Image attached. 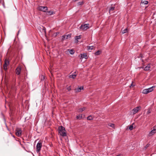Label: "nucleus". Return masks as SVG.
<instances>
[{
	"instance_id": "nucleus-2",
	"label": "nucleus",
	"mask_w": 156,
	"mask_h": 156,
	"mask_svg": "<svg viewBox=\"0 0 156 156\" xmlns=\"http://www.w3.org/2000/svg\"><path fill=\"white\" fill-rule=\"evenodd\" d=\"M155 87V86H153L149 88L145 89L143 90L142 93L144 94H147L152 91L153 90V88Z\"/></svg>"
},
{
	"instance_id": "nucleus-14",
	"label": "nucleus",
	"mask_w": 156,
	"mask_h": 156,
	"mask_svg": "<svg viewBox=\"0 0 156 156\" xmlns=\"http://www.w3.org/2000/svg\"><path fill=\"white\" fill-rule=\"evenodd\" d=\"M150 68V64H148V65L146 66L144 69V70L147 71L149 70V69Z\"/></svg>"
},
{
	"instance_id": "nucleus-25",
	"label": "nucleus",
	"mask_w": 156,
	"mask_h": 156,
	"mask_svg": "<svg viewBox=\"0 0 156 156\" xmlns=\"http://www.w3.org/2000/svg\"><path fill=\"white\" fill-rule=\"evenodd\" d=\"M82 115H77L76 116V119H81L82 118Z\"/></svg>"
},
{
	"instance_id": "nucleus-7",
	"label": "nucleus",
	"mask_w": 156,
	"mask_h": 156,
	"mask_svg": "<svg viewBox=\"0 0 156 156\" xmlns=\"http://www.w3.org/2000/svg\"><path fill=\"white\" fill-rule=\"evenodd\" d=\"M156 127L154 126L153 127V129L150 131L148 135V136L150 137L154 135L156 133Z\"/></svg>"
},
{
	"instance_id": "nucleus-21",
	"label": "nucleus",
	"mask_w": 156,
	"mask_h": 156,
	"mask_svg": "<svg viewBox=\"0 0 156 156\" xmlns=\"http://www.w3.org/2000/svg\"><path fill=\"white\" fill-rule=\"evenodd\" d=\"M86 108L83 107L82 108H81L79 109L78 111L79 112H82Z\"/></svg>"
},
{
	"instance_id": "nucleus-1",
	"label": "nucleus",
	"mask_w": 156,
	"mask_h": 156,
	"mask_svg": "<svg viewBox=\"0 0 156 156\" xmlns=\"http://www.w3.org/2000/svg\"><path fill=\"white\" fill-rule=\"evenodd\" d=\"M58 131L60 134L62 136H66V133L64 127L62 126L58 127Z\"/></svg>"
},
{
	"instance_id": "nucleus-6",
	"label": "nucleus",
	"mask_w": 156,
	"mask_h": 156,
	"mask_svg": "<svg viewBox=\"0 0 156 156\" xmlns=\"http://www.w3.org/2000/svg\"><path fill=\"white\" fill-rule=\"evenodd\" d=\"M42 143L40 142H38L36 145V151L37 153L40 151Z\"/></svg>"
},
{
	"instance_id": "nucleus-26",
	"label": "nucleus",
	"mask_w": 156,
	"mask_h": 156,
	"mask_svg": "<svg viewBox=\"0 0 156 156\" xmlns=\"http://www.w3.org/2000/svg\"><path fill=\"white\" fill-rule=\"evenodd\" d=\"M127 28H126L124 30H123L122 31V34H124L125 33H126L127 32Z\"/></svg>"
},
{
	"instance_id": "nucleus-3",
	"label": "nucleus",
	"mask_w": 156,
	"mask_h": 156,
	"mask_svg": "<svg viewBox=\"0 0 156 156\" xmlns=\"http://www.w3.org/2000/svg\"><path fill=\"white\" fill-rule=\"evenodd\" d=\"M79 28L80 29L84 31L86 30L89 28V24H86L82 25Z\"/></svg>"
},
{
	"instance_id": "nucleus-8",
	"label": "nucleus",
	"mask_w": 156,
	"mask_h": 156,
	"mask_svg": "<svg viewBox=\"0 0 156 156\" xmlns=\"http://www.w3.org/2000/svg\"><path fill=\"white\" fill-rule=\"evenodd\" d=\"M141 108V107L140 106H138L133 108L132 110L133 114H135Z\"/></svg>"
},
{
	"instance_id": "nucleus-10",
	"label": "nucleus",
	"mask_w": 156,
	"mask_h": 156,
	"mask_svg": "<svg viewBox=\"0 0 156 156\" xmlns=\"http://www.w3.org/2000/svg\"><path fill=\"white\" fill-rule=\"evenodd\" d=\"M38 9L40 11H41L44 12H46L48 10V8L46 6H40L39 7Z\"/></svg>"
},
{
	"instance_id": "nucleus-34",
	"label": "nucleus",
	"mask_w": 156,
	"mask_h": 156,
	"mask_svg": "<svg viewBox=\"0 0 156 156\" xmlns=\"http://www.w3.org/2000/svg\"><path fill=\"white\" fill-rule=\"evenodd\" d=\"M19 32H20V30L18 31V33H19Z\"/></svg>"
},
{
	"instance_id": "nucleus-32",
	"label": "nucleus",
	"mask_w": 156,
	"mask_h": 156,
	"mask_svg": "<svg viewBox=\"0 0 156 156\" xmlns=\"http://www.w3.org/2000/svg\"><path fill=\"white\" fill-rule=\"evenodd\" d=\"M149 145L148 144H147L145 146V148H146L147 147L149 146Z\"/></svg>"
},
{
	"instance_id": "nucleus-28",
	"label": "nucleus",
	"mask_w": 156,
	"mask_h": 156,
	"mask_svg": "<svg viewBox=\"0 0 156 156\" xmlns=\"http://www.w3.org/2000/svg\"><path fill=\"white\" fill-rule=\"evenodd\" d=\"M83 2H80L78 3L77 5H83Z\"/></svg>"
},
{
	"instance_id": "nucleus-20",
	"label": "nucleus",
	"mask_w": 156,
	"mask_h": 156,
	"mask_svg": "<svg viewBox=\"0 0 156 156\" xmlns=\"http://www.w3.org/2000/svg\"><path fill=\"white\" fill-rule=\"evenodd\" d=\"M101 53V51L99 50H98L94 54L95 55H100Z\"/></svg>"
},
{
	"instance_id": "nucleus-5",
	"label": "nucleus",
	"mask_w": 156,
	"mask_h": 156,
	"mask_svg": "<svg viewBox=\"0 0 156 156\" xmlns=\"http://www.w3.org/2000/svg\"><path fill=\"white\" fill-rule=\"evenodd\" d=\"M72 34H69L68 35H64L62 36L61 40L62 41H64L65 39H67L70 38Z\"/></svg>"
},
{
	"instance_id": "nucleus-23",
	"label": "nucleus",
	"mask_w": 156,
	"mask_h": 156,
	"mask_svg": "<svg viewBox=\"0 0 156 156\" xmlns=\"http://www.w3.org/2000/svg\"><path fill=\"white\" fill-rule=\"evenodd\" d=\"M108 126L112 127L113 128H115V125L114 124L112 123H109L108 124Z\"/></svg>"
},
{
	"instance_id": "nucleus-13",
	"label": "nucleus",
	"mask_w": 156,
	"mask_h": 156,
	"mask_svg": "<svg viewBox=\"0 0 156 156\" xmlns=\"http://www.w3.org/2000/svg\"><path fill=\"white\" fill-rule=\"evenodd\" d=\"M83 87H78L75 90L76 92H80L81 90H83Z\"/></svg>"
},
{
	"instance_id": "nucleus-22",
	"label": "nucleus",
	"mask_w": 156,
	"mask_h": 156,
	"mask_svg": "<svg viewBox=\"0 0 156 156\" xmlns=\"http://www.w3.org/2000/svg\"><path fill=\"white\" fill-rule=\"evenodd\" d=\"M69 51L71 55H73L74 53L73 49H69Z\"/></svg>"
},
{
	"instance_id": "nucleus-27",
	"label": "nucleus",
	"mask_w": 156,
	"mask_h": 156,
	"mask_svg": "<svg viewBox=\"0 0 156 156\" xmlns=\"http://www.w3.org/2000/svg\"><path fill=\"white\" fill-rule=\"evenodd\" d=\"M93 47H94V46H89L87 47V49L89 50H92L93 49Z\"/></svg>"
},
{
	"instance_id": "nucleus-30",
	"label": "nucleus",
	"mask_w": 156,
	"mask_h": 156,
	"mask_svg": "<svg viewBox=\"0 0 156 156\" xmlns=\"http://www.w3.org/2000/svg\"><path fill=\"white\" fill-rule=\"evenodd\" d=\"M67 89L68 90V91H70L71 90V86H69L67 88Z\"/></svg>"
},
{
	"instance_id": "nucleus-17",
	"label": "nucleus",
	"mask_w": 156,
	"mask_h": 156,
	"mask_svg": "<svg viewBox=\"0 0 156 156\" xmlns=\"http://www.w3.org/2000/svg\"><path fill=\"white\" fill-rule=\"evenodd\" d=\"M148 2L147 1H141L140 4L141 5L144 4V5H147L148 3Z\"/></svg>"
},
{
	"instance_id": "nucleus-29",
	"label": "nucleus",
	"mask_w": 156,
	"mask_h": 156,
	"mask_svg": "<svg viewBox=\"0 0 156 156\" xmlns=\"http://www.w3.org/2000/svg\"><path fill=\"white\" fill-rule=\"evenodd\" d=\"M133 126L132 125H130L129 126V129L130 130H132L133 129Z\"/></svg>"
},
{
	"instance_id": "nucleus-4",
	"label": "nucleus",
	"mask_w": 156,
	"mask_h": 156,
	"mask_svg": "<svg viewBox=\"0 0 156 156\" xmlns=\"http://www.w3.org/2000/svg\"><path fill=\"white\" fill-rule=\"evenodd\" d=\"M4 64L3 66V69L5 71H6L7 69V67L9 66V60L7 59H5L4 61Z\"/></svg>"
},
{
	"instance_id": "nucleus-12",
	"label": "nucleus",
	"mask_w": 156,
	"mask_h": 156,
	"mask_svg": "<svg viewBox=\"0 0 156 156\" xmlns=\"http://www.w3.org/2000/svg\"><path fill=\"white\" fill-rule=\"evenodd\" d=\"M81 58H84L85 59H87L88 58V56L86 53H83L81 54Z\"/></svg>"
},
{
	"instance_id": "nucleus-24",
	"label": "nucleus",
	"mask_w": 156,
	"mask_h": 156,
	"mask_svg": "<svg viewBox=\"0 0 156 156\" xmlns=\"http://www.w3.org/2000/svg\"><path fill=\"white\" fill-rule=\"evenodd\" d=\"M93 117H92V116L91 115H90V116H88V117H87V119L88 120H91L92 119H93Z\"/></svg>"
},
{
	"instance_id": "nucleus-19",
	"label": "nucleus",
	"mask_w": 156,
	"mask_h": 156,
	"mask_svg": "<svg viewBox=\"0 0 156 156\" xmlns=\"http://www.w3.org/2000/svg\"><path fill=\"white\" fill-rule=\"evenodd\" d=\"M53 11L51 10L47 12V14L48 15H51L53 14Z\"/></svg>"
},
{
	"instance_id": "nucleus-16",
	"label": "nucleus",
	"mask_w": 156,
	"mask_h": 156,
	"mask_svg": "<svg viewBox=\"0 0 156 156\" xmlns=\"http://www.w3.org/2000/svg\"><path fill=\"white\" fill-rule=\"evenodd\" d=\"M115 7H111L109 9V13H110L111 12H112L114 10Z\"/></svg>"
},
{
	"instance_id": "nucleus-31",
	"label": "nucleus",
	"mask_w": 156,
	"mask_h": 156,
	"mask_svg": "<svg viewBox=\"0 0 156 156\" xmlns=\"http://www.w3.org/2000/svg\"><path fill=\"white\" fill-rule=\"evenodd\" d=\"M151 113V111L150 110V109H149L148 111L147 112V114L148 115Z\"/></svg>"
},
{
	"instance_id": "nucleus-33",
	"label": "nucleus",
	"mask_w": 156,
	"mask_h": 156,
	"mask_svg": "<svg viewBox=\"0 0 156 156\" xmlns=\"http://www.w3.org/2000/svg\"><path fill=\"white\" fill-rule=\"evenodd\" d=\"M133 86V84H132V83L131 84V85L130 86V87H131L132 86Z\"/></svg>"
},
{
	"instance_id": "nucleus-9",
	"label": "nucleus",
	"mask_w": 156,
	"mask_h": 156,
	"mask_svg": "<svg viewBox=\"0 0 156 156\" xmlns=\"http://www.w3.org/2000/svg\"><path fill=\"white\" fill-rule=\"evenodd\" d=\"M16 134L17 136L20 137L21 136L22 134L21 130L19 128H17L16 130Z\"/></svg>"
},
{
	"instance_id": "nucleus-11",
	"label": "nucleus",
	"mask_w": 156,
	"mask_h": 156,
	"mask_svg": "<svg viewBox=\"0 0 156 156\" xmlns=\"http://www.w3.org/2000/svg\"><path fill=\"white\" fill-rule=\"evenodd\" d=\"M21 70V67L19 66L17 67L16 70V73L17 75H20Z\"/></svg>"
},
{
	"instance_id": "nucleus-15",
	"label": "nucleus",
	"mask_w": 156,
	"mask_h": 156,
	"mask_svg": "<svg viewBox=\"0 0 156 156\" xmlns=\"http://www.w3.org/2000/svg\"><path fill=\"white\" fill-rule=\"evenodd\" d=\"M76 76V74H72L69 76V77L70 78L74 79Z\"/></svg>"
},
{
	"instance_id": "nucleus-18",
	"label": "nucleus",
	"mask_w": 156,
	"mask_h": 156,
	"mask_svg": "<svg viewBox=\"0 0 156 156\" xmlns=\"http://www.w3.org/2000/svg\"><path fill=\"white\" fill-rule=\"evenodd\" d=\"M81 38V35H80L78 36H76L75 37V40H77L80 39Z\"/></svg>"
},
{
	"instance_id": "nucleus-36",
	"label": "nucleus",
	"mask_w": 156,
	"mask_h": 156,
	"mask_svg": "<svg viewBox=\"0 0 156 156\" xmlns=\"http://www.w3.org/2000/svg\"><path fill=\"white\" fill-rule=\"evenodd\" d=\"M155 23L156 24V21H155Z\"/></svg>"
},
{
	"instance_id": "nucleus-35",
	"label": "nucleus",
	"mask_w": 156,
	"mask_h": 156,
	"mask_svg": "<svg viewBox=\"0 0 156 156\" xmlns=\"http://www.w3.org/2000/svg\"><path fill=\"white\" fill-rule=\"evenodd\" d=\"M3 6L4 7V4H3Z\"/></svg>"
}]
</instances>
